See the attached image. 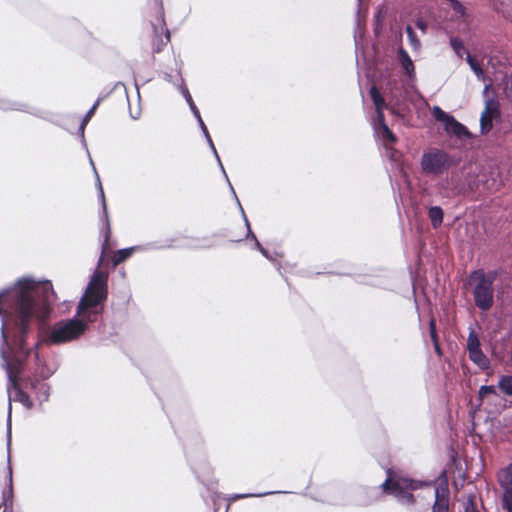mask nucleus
Listing matches in <instances>:
<instances>
[{
	"mask_svg": "<svg viewBox=\"0 0 512 512\" xmlns=\"http://www.w3.org/2000/svg\"><path fill=\"white\" fill-rule=\"evenodd\" d=\"M54 293L49 281L39 282L32 277H20L12 286L0 290L1 367L7 375L8 415L7 450L11 447V401L20 402L31 409L33 401L20 384V375L34 364L33 376L23 379V387L29 389L40 404L48 401L50 385L40 381L50 378L58 364H48L35 350L38 343L29 346L26 342L33 325L49 317Z\"/></svg>",
	"mask_w": 512,
	"mask_h": 512,
	"instance_id": "1",
	"label": "nucleus"
},
{
	"mask_svg": "<svg viewBox=\"0 0 512 512\" xmlns=\"http://www.w3.org/2000/svg\"><path fill=\"white\" fill-rule=\"evenodd\" d=\"M31 277L33 278V276ZM34 279L38 281L35 277ZM45 281L46 280H39V282ZM48 281L51 282L50 280ZM107 281L108 277L105 272L95 270L78 302L75 315L69 319H62L51 326H48L42 331L41 341L37 340L30 344L28 340L30 336L33 335L35 329L45 324L50 317H47V319L43 321L35 322L31 333L26 339L27 344L32 346L34 343H38L37 346H39L42 342L48 345H62L79 339L88 330L89 325L95 323L102 316L104 311V302L108 296ZM50 284L54 293V299L51 303L50 310V312H52L53 304L57 296L52 283ZM49 316H51V313H49ZM37 348L38 347L35 348L36 351Z\"/></svg>",
	"mask_w": 512,
	"mask_h": 512,
	"instance_id": "2",
	"label": "nucleus"
},
{
	"mask_svg": "<svg viewBox=\"0 0 512 512\" xmlns=\"http://www.w3.org/2000/svg\"><path fill=\"white\" fill-rule=\"evenodd\" d=\"M431 485H434V481L418 480L408 476L391 477L388 472V477L379 488L384 493L394 496L400 504L413 506L416 503V499L412 491L431 487Z\"/></svg>",
	"mask_w": 512,
	"mask_h": 512,
	"instance_id": "3",
	"label": "nucleus"
},
{
	"mask_svg": "<svg viewBox=\"0 0 512 512\" xmlns=\"http://www.w3.org/2000/svg\"><path fill=\"white\" fill-rule=\"evenodd\" d=\"M458 160L447 151L439 148H430L423 152L420 167L424 174L440 176L458 165Z\"/></svg>",
	"mask_w": 512,
	"mask_h": 512,
	"instance_id": "4",
	"label": "nucleus"
},
{
	"mask_svg": "<svg viewBox=\"0 0 512 512\" xmlns=\"http://www.w3.org/2000/svg\"><path fill=\"white\" fill-rule=\"evenodd\" d=\"M470 279L477 281L473 290L475 305L483 311H488L493 305L495 276L486 275L482 269H478L471 272Z\"/></svg>",
	"mask_w": 512,
	"mask_h": 512,
	"instance_id": "5",
	"label": "nucleus"
},
{
	"mask_svg": "<svg viewBox=\"0 0 512 512\" xmlns=\"http://www.w3.org/2000/svg\"><path fill=\"white\" fill-rule=\"evenodd\" d=\"M433 481L434 502L432 505V512H449L450 490L446 471L442 470L438 477Z\"/></svg>",
	"mask_w": 512,
	"mask_h": 512,
	"instance_id": "6",
	"label": "nucleus"
},
{
	"mask_svg": "<svg viewBox=\"0 0 512 512\" xmlns=\"http://www.w3.org/2000/svg\"><path fill=\"white\" fill-rule=\"evenodd\" d=\"M432 114L437 121L443 124L444 130L448 134H452L459 139L471 137L470 131L464 124L460 123L453 115L444 111L439 106L433 107Z\"/></svg>",
	"mask_w": 512,
	"mask_h": 512,
	"instance_id": "7",
	"label": "nucleus"
},
{
	"mask_svg": "<svg viewBox=\"0 0 512 512\" xmlns=\"http://www.w3.org/2000/svg\"><path fill=\"white\" fill-rule=\"evenodd\" d=\"M179 77H180V84L178 85V90L179 92L181 93V95L185 98V101L187 102L192 114L194 115V117L196 118V123L199 124V127L214 155V157L216 158L217 160V163H220V157L218 155V152L215 148V145L213 143V140L209 134V131L200 115V112H199V109L197 108L196 104L194 103L193 101V98L186 86V84L184 83V79L182 78L181 74L178 73Z\"/></svg>",
	"mask_w": 512,
	"mask_h": 512,
	"instance_id": "8",
	"label": "nucleus"
},
{
	"mask_svg": "<svg viewBox=\"0 0 512 512\" xmlns=\"http://www.w3.org/2000/svg\"><path fill=\"white\" fill-rule=\"evenodd\" d=\"M387 109L397 117L403 118L409 109L408 92L397 83L390 86Z\"/></svg>",
	"mask_w": 512,
	"mask_h": 512,
	"instance_id": "9",
	"label": "nucleus"
},
{
	"mask_svg": "<svg viewBox=\"0 0 512 512\" xmlns=\"http://www.w3.org/2000/svg\"><path fill=\"white\" fill-rule=\"evenodd\" d=\"M467 350L469 352V359L480 369L485 370L489 368V359L481 350L479 337L473 328L470 329L468 334Z\"/></svg>",
	"mask_w": 512,
	"mask_h": 512,
	"instance_id": "10",
	"label": "nucleus"
},
{
	"mask_svg": "<svg viewBox=\"0 0 512 512\" xmlns=\"http://www.w3.org/2000/svg\"><path fill=\"white\" fill-rule=\"evenodd\" d=\"M170 247H172L171 244L160 245L156 242H150V243H147L144 245H136V246H132V247L123 248V249L118 250L117 253L113 256L112 262H113V265L116 266V265L120 264L121 262L127 260L129 257H131V255L135 251H141V252L153 251V250H160V249H165V248H170Z\"/></svg>",
	"mask_w": 512,
	"mask_h": 512,
	"instance_id": "11",
	"label": "nucleus"
},
{
	"mask_svg": "<svg viewBox=\"0 0 512 512\" xmlns=\"http://www.w3.org/2000/svg\"><path fill=\"white\" fill-rule=\"evenodd\" d=\"M98 199L101 204V211L99 214L100 221L102 222V232H103V243H102V254L104 253L105 249H107L111 237V225L107 210V204L105 199L104 190L98 191Z\"/></svg>",
	"mask_w": 512,
	"mask_h": 512,
	"instance_id": "12",
	"label": "nucleus"
},
{
	"mask_svg": "<svg viewBox=\"0 0 512 512\" xmlns=\"http://www.w3.org/2000/svg\"><path fill=\"white\" fill-rule=\"evenodd\" d=\"M11 450V447L9 448ZM7 463H8V476H7V484L6 487L2 491V502L4 509L3 512H13V500H14V492H13V471L11 467V456L10 451L7 450Z\"/></svg>",
	"mask_w": 512,
	"mask_h": 512,
	"instance_id": "13",
	"label": "nucleus"
},
{
	"mask_svg": "<svg viewBox=\"0 0 512 512\" xmlns=\"http://www.w3.org/2000/svg\"><path fill=\"white\" fill-rule=\"evenodd\" d=\"M0 110L19 111L31 114L36 117H42L40 109L32 107L24 102L12 100L5 97H0Z\"/></svg>",
	"mask_w": 512,
	"mask_h": 512,
	"instance_id": "14",
	"label": "nucleus"
},
{
	"mask_svg": "<svg viewBox=\"0 0 512 512\" xmlns=\"http://www.w3.org/2000/svg\"><path fill=\"white\" fill-rule=\"evenodd\" d=\"M397 59L408 79L415 80L416 74L414 63L408 52L402 46L397 49Z\"/></svg>",
	"mask_w": 512,
	"mask_h": 512,
	"instance_id": "15",
	"label": "nucleus"
},
{
	"mask_svg": "<svg viewBox=\"0 0 512 512\" xmlns=\"http://www.w3.org/2000/svg\"><path fill=\"white\" fill-rule=\"evenodd\" d=\"M499 482L504 494H512V462L503 469Z\"/></svg>",
	"mask_w": 512,
	"mask_h": 512,
	"instance_id": "16",
	"label": "nucleus"
},
{
	"mask_svg": "<svg viewBox=\"0 0 512 512\" xmlns=\"http://www.w3.org/2000/svg\"><path fill=\"white\" fill-rule=\"evenodd\" d=\"M428 217L434 229L439 228L443 223L444 212L440 206H431L428 209Z\"/></svg>",
	"mask_w": 512,
	"mask_h": 512,
	"instance_id": "17",
	"label": "nucleus"
},
{
	"mask_svg": "<svg viewBox=\"0 0 512 512\" xmlns=\"http://www.w3.org/2000/svg\"><path fill=\"white\" fill-rule=\"evenodd\" d=\"M369 94L376 110L387 109V102L375 85L371 86Z\"/></svg>",
	"mask_w": 512,
	"mask_h": 512,
	"instance_id": "18",
	"label": "nucleus"
},
{
	"mask_svg": "<svg viewBox=\"0 0 512 512\" xmlns=\"http://www.w3.org/2000/svg\"><path fill=\"white\" fill-rule=\"evenodd\" d=\"M375 132L380 135L386 143L393 144L397 141L396 135L386 123H383L381 128L375 126Z\"/></svg>",
	"mask_w": 512,
	"mask_h": 512,
	"instance_id": "19",
	"label": "nucleus"
},
{
	"mask_svg": "<svg viewBox=\"0 0 512 512\" xmlns=\"http://www.w3.org/2000/svg\"><path fill=\"white\" fill-rule=\"evenodd\" d=\"M283 493L282 491H266V492H260V493H239V494H232L227 499L229 501H236L240 499H246V498H253V497H264L267 495H273Z\"/></svg>",
	"mask_w": 512,
	"mask_h": 512,
	"instance_id": "20",
	"label": "nucleus"
},
{
	"mask_svg": "<svg viewBox=\"0 0 512 512\" xmlns=\"http://www.w3.org/2000/svg\"><path fill=\"white\" fill-rule=\"evenodd\" d=\"M494 117L495 116L491 114L487 115V112H482L480 117V133L482 135H487L491 131L493 127L492 119Z\"/></svg>",
	"mask_w": 512,
	"mask_h": 512,
	"instance_id": "21",
	"label": "nucleus"
},
{
	"mask_svg": "<svg viewBox=\"0 0 512 512\" xmlns=\"http://www.w3.org/2000/svg\"><path fill=\"white\" fill-rule=\"evenodd\" d=\"M218 165H219V167H220V169H221V172L223 173V175H224V177H225V180H226V182H227V184H228V186H229V189H230V191H231V194H232L233 198L235 199V201H236V203H237V206H238V208H239V210H240V213H241V215H242V217H243V220H244V221L248 220V219H247V216H246V214H245V211H244V209H243V207H242V205H241V203H240V201H239V199H238V197H237V194H236V192H235V190H234V188H233V186H232V184H231V182H230V180H229V178H228V175H227V173H226V171H225V168H224V166H223L222 162L220 161V163H218Z\"/></svg>",
	"mask_w": 512,
	"mask_h": 512,
	"instance_id": "22",
	"label": "nucleus"
},
{
	"mask_svg": "<svg viewBox=\"0 0 512 512\" xmlns=\"http://www.w3.org/2000/svg\"><path fill=\"white\" fill-rule=\"evenodd\" d=\"M218 165H219V167H220V169H221V172L223 173V175H224V177H225V180H226V182H227V184H228V186H229V189H230V191H231V194H232L233 198L235 199V201H236V203H237V206H238V208H239V210H240V213H241V215H242V217H243V220H244V221L248 220V219H247V216H246V214H245V211H244V209H243V207H242V205H241V203H240V201H239V199H238V197H237V194H236V192H235V190H234V188H233V186H232V184H231V182H230V180H229V178H228V175H227V173H226V171H225V168H224V166H223L222 162L220 161V163H218Z\"/></svg>",
	"mask_w": 512,
	"mask_h": 512,
	"instance_id": "23",
	"label": "nucleus"
},
{
	"mask_svg": "<svg viewBox=\"0 0 512 512\" xmlns=\"http://www.w3.org/2000/svg\"><path fill=\"white\" fill-rule=\"evenodd\" d=\"M218 165H219V167H220V169H221V172L223 173V175H224V177H225V180H226V182H227V184H228V186H229V189H230V191H231V194H232L233 198L235 199V201H236V203H237V206H238V208H239V210H240V213H241V215H242V217H243V220H244V221L248 220V219H247V216H246V214H245V211H244V209H243V207H242V205H241V203H240V201H239V199H238V197H237V194H236V192H235V190H234V188H233V186H232V184H231V182H230V180H229V178H228V175H227V173H226V171H225V168H224V166H223L222 162L220 161V163H218Z\"/></svg>",
	"mask_w": 512,
	"mask_h": 512,
	"instance_id": "24",
	"label": "nucleus"
},
{
	"mask_svg": "<svg viewBox=\"0 0 512 512\" xmlns=\"http://www.w3.org/2000/svg\"><path fill=\"white\" fill-rule=\"evenodd\" d=\"M462 498L463 512H478L475 494L469 493Z\"/></svg>",
	"mask_w": 512,
	"mask_h": 512,
	"instance_id": "25",
	"label": "nucleus"
},
{
	"mask_svg": "<svg viewBox=\"0 0 512 512\" xmlns=\"http://www.w3.org/2000/svg\"><path fill=\"white\" fill-rule=\"evenodd\" d=\"M501 86L504 97L512 103V72L502 78Z\"/></svg>",
	"mask_w": 512,
	"mask_h": 512,
	"instance_id": "26",
	"label": "nucleus"
},
{
	"mask_svg": "<svg viewBox=\"0 0 512 512\" xmlns=\"http://www.w3.org/2000/svg\"><path fill=\"white\" fill-rule=\"evenodd\" d=\"M405 32L407 34L408 42H409L412 50L419 51L421 48V42H420L419 38L417 37L412 26L407 25L405 28Z\"/></svg>",
	"mask_w": 512,
	"mask_h": 512,
	"instance_id": "27",
	"label": "nucleus"
},
{
	"mask_svg": "<svg viewBox=\"0 0 512 512\" xmlns=\"http://www.w3.org/2000/svg\"><path fill=\"white\" fill-rule=\"evenodd\" d=\"M483 112H487V115L491 114L495 117H500V106L498 100H496L494 97L487 98L485 100V109Z\"/></svg>",
	"mask_w": 512,
	"mask_h": 512,
	"instance_id": "28",
	"label": "nucleus"
},
{
	"mask_svg": "<svg viewBox=\"0 0 512 512\" xmlns=\"http://www.w3.org/2000/svg\"><path fill=\"white\" fill-rule=\"evenodd\" d=\"M429 333H430V337H431V340H432L433 345H434L435 352L439 356H441L442 355V350H441V347H440V344H439V340H438V336H437V331H436V323H435L434 319H431L430 322H429Z\"/></svg>",
	"mask_w": 512,
	"mask_h": 512,
	"instance_id": "29",
	"label": "nucleus"
},
{
	"mask_svg": "<svg viewBox=\"0 0 512 512\" xmlns=\"http://www.w3.org/2000/svg\"><path fill=\"white\" fill-rule=\"evenodd\" d=\"M498 388L507 396H512V380L511 376L503 375L498 382Z\"/></svg>",
	"mask_w": 512,
	"mask_h": 512,
	"instance_id": "30",
	"label": "nucleus"
},
{
	"mask_svg": "<svg viewBox=\"0 0 512 512\" xmlns=\"http://www.w3.org/2000/svg\"><path fill=\"white\" fill-rule=\"evenodd\" d=\"M449 43L455 54L461 58L464 50L463 41L459 37H451Z\"/></svg>",
	"mask_w": 512,
	"mask_h": 512,
	"instance_id": "31",
	"label": "nucleus"
},
{
	"mask_svg": "<svg viewBox=\"0 0 512 512\" xmlns=\"http://www.w3.org/2000/svg\"><path fill=\"white\" fill-rule=\"evenodd\" d=\"M488 395H495V396L498 395L497 394L496 386H494V385H482L479 388L478 397H479V399L481 401L484 399V397H486Z\"/></svg>",
	"mask_w": 512,
	"mask_h": 512,
	"instance_id": "32",
	"label": "nucleus"
},
{
	"mask_svg": "<svg viewBox=\"0 0 512 512\" xmlns=\"http://www.w3.org/2000/svg\"><path fill=\"white\" fill-rule=\"evenodd\" d=\"M245 223V226H246V229H247V233H246V239H251V240H254V247L255 249H257L259 252H260V249L261 248H264L261 243L258 241L257 237L255 236V234L253 233V231L251 230V227H250V224H249V221L246 220L244 221Z\"/></svg>",
	"mask_w": 512,
	"mask_h": 512,
	"instance_id": "33",
	"label": "nucleus"
},
{
	"mask_svg": "<svg viewBox=\"0 0 512 512\" xmlns=\"http://www.w3.org/2000/svg\"><path fill=\"white\" fill-rule=\"evenodd\" d=\"M260 253L266 258L268 259L269 261H271L275 267L280 271V265L279 263L277 262L276 258L279 256V253L274 251L273 253L269 252L267 249L265 248H261L260 249Z\"/></svg>",
	"mask_w": 512,
	"mask_h": 512,
	"instance_id": "34",
	"label": "nucleus"
},
{
	"mask_svg": "<svg viewBox=\"0 0 512 512\" xmlns=\"http://www.w3.org/2000/svg\"><path fill=\"white\" fill-rule=\"evenodd\" d=\"M466 62L468 63V65L470 66L471 70L477 74L478 72H481V65L480 63L478 62V60L472 56L470 53H467V56H466Z\"/></svg>",
	"mask_w": 512,
	"mask_h": 512,
	"instance_id": "35",
	"label": "nucleus"
},
{
	"mask_svg": "<svg viewBox=\"0 0 512 512\" xmlns=\"http://www.w3.org/2000/svg\"><path fill=\"white\" fill-rule=\"evenodd\" d=\"M100 104V98H98L95 103L92 105V107L86 112L85 116L83 117L82 119V123L86 124L89 122V120L91 119V117L93 116V114L95 113V110L97 109V107L99 106Z\"/></svg>",
	"mask_w": 512,
	"mask_h": 512,
	"instance_id": "36",
	"label": "nucleus"
},
{
	"mask_svg": "<svg viewBox=\"0 0 512 512\" xmlns=\"http://www.w3.org/2000/svg\"><path fill=\"white\" fill-rule=\"evenodd\" d=\"M85 127H86V124L81 122L80 125H79L77 133H78L79 137L81 138L82 147L86 150V152H87V154L89 156L90 153H89L88 146H87V143H86V140H85Z\"/></svg>",
	"mask_w": 512,
	"mask_h": 512,
	"instance_id": "37",
	"label": "nucleus"
},
{
	"mask_svg": "<svg viewBox=\"0 0 512 512\" xmlns=\"http://www.w3.org/2000/svg\"><path fill=\"white\" fill-rule=\"evenodd\" d=\"M383 110L384 109L376 110V119L373 123L374 128H375V126H377L378 128H381L383 126V123H386Z\"/></svg>",
	"mask_w": 512,
	"mask_h": 512,
	"instance_id": "38",
	"label": "nucleus"
},
{
	"mask_svg": "<svg viewBox=\"0 0 512 512\" xmlns=\"http://www.w3.org/2000/svg\"><path fill=\"white\" fill-rule=\"evenodd\" d=\"M503 506L508 512H512V494H503Z\"/></svg>",
	"mask_w": 512,
	"mask_h": 512,
	"instance_id": "39",
	"label": "nucleus"
},
{
	"mask_svg": "<svg viewBox=\"0 0 512 512\" xmlns=\"http://www.w3.org/2000/svg\"><path fill=\"white\" fill-rule=\"evenodd\" d=\"M89 161H90V164L93 168V171H94V174H95V177H96V187H97V191H101L103 190V187H102V183H101V180H100V177H99V174L95 168V165H94V162L91 158V156L89 155Z\"/></svg>",
	"mask_w": 512,
	"mask_h": 512,
	"instance_id": "40",
	"label": "nucleus"
},
{
	"mask_svg": "<svg viewBox=\"0 0 512 512\" xmlns=\"http://www.w3.org/2000/svg\"><path fill=\"white\" fill-rule=\"evenodd\" d=\"M415 26L423 33H425L428 28V24L423 18H417L415 21Z\"/></svg>",
	"mask_w": 512,
	"mask_h": 512,
	"instance_id": "41",
	"label": "nucleus"
},
{
	"mask_svg": "<svg viewBox=\"0 0 512 512\" xmlns=\"http://www.w3.org/2000/svg\"><path fill=\"white\" fill-rule=\"evenodd\" d=\"M195 248L210 249L214 247V244L208 239L204 238L201 244L194 246Z\"/></svg>",
	"mask_w": 512,
	"mask_h": 512,
	"instance_id": "42",
	"label": "nucleus"
},
{
	"mask_svg": "<svg viewBox=\"0 0 512 512\" xmlns=\"http://www.w3.org/2000/svg\"><path fill=\"white\" fill-rule=\"evenodd\" d=\"M158 20L161 25V29H163V27L165 26V20H164V11H163L162 3H160V7H159Z\"/></svg>",
	"mask_w": 512,
	"mask_h": 512,
	"instance_id": "43",
	"label": "nucleus"
},
{
	"mask_svg": "<svg viewBox=\"0 0 512 512\" xmlns=\"http://www.w3.org/2000/svg\"><path fill=\"white\" fill-rule=\"evenodd\" d=\"M477 79L480 80V81H483L485 82L486 81V75L483 71V69H481V72H478L477 74H475Z\"/></svg>",
	"mask_w": 512,
	"mask_h": 512,
	"instance_id": "44",
	"label": "nucleus"
},
{
	"mask_svg": "<svg viewBox=\"0 0 512 512\" xmlns=\"http://www.w3.org/2000/svg\"><path fill=\"white\" fill-rule=\"evenodd\" d=\"M491 88H492L491 83H489V84H486V85H485V87H484V89H483V96H484V97H486V96H487L488 91H489Z\"/></svg>",
	"mask_w": 512,
	"mask_h": 512,
	"instance_id": "45",
	"label": "nucleus"
},
{
	"mask_svg": "<svg viewBox=\"0 0 512 512\" xmlns=\"http://www.w3.org/2000/svg\"><path fill=\"white\" fill-rule=\"evenodd\" d=\"M169 41H170V32L168 29H166L164 44H167Z\"/></svg>",
	"mask_w": 512,
	"mask_h": 512,
	"instance_id": "46",
	"label": "nucleus"
},
{
	"mask_svg": "<svg viewBox=\"0 0 512 512\" xmlns=\"http://www.w3.org/2000/svg\"><path fill=\"white\" fill-rule=\"evenodd\" d=\"M164 79L167 80L168 82H172V75L171 74H168V73H165L164 75Z\"/></svg>",
	"mask_w": 512,
	"mask_h": 512,
	"instance_id": "47",
	"label": "nucleus"
},
{
	"mask_svg": "<svg viewBox=\"0 0 512 512\" xmlns=\"http://www.w3.org/2000/svg\"><path fill=\"white\" fill-rule=\"evenodd\" d=\"M139 115H140V112H137V113H136V115H132V114H131V117H132L133 119H138V118H139Z\"/></svg>",
	"mask_w": 512,
	"mask_h": 512,
	"instance_id": "48",
	"label": "nucleus"
},
{
	"mask_svg": "<svg viewBox=\"0 0 512 512\" xmlns=\"http://www.w3.org/2000/svg\"><path fill=\"white\" fill-rule=\"evenodd\" d=\"M153 29H154L155 34H157L158 33V27L156 25H153Z\"/></svg>",
	"mask_w": 512,
	"mask_h": 512,
	"instance_id": "49",
	"label": "nucleus"
},
{
	"mask_svg": "<svg viewBox=\"0 0 512 512\" xmlns=\"http://www.w3.org/2000/svg\"><path fill=\"white\" fill-rule=\"evenodd\" d=\"M369 504H370V502H364V503H361V505H364V506H367V505H369Z\"/></svg>",
	"mask_w": 512,
	"mask_h": 512,
	"instance_id": "50",
	"label": "nucleus"
},
{
	"mask_svg": "<svg viewBox=\"0 0 512 512\" xmlns=\"http://www.w3.org/2000/svg\"><path fill=\"white\" fill-rule=\"evenodd\" d=\"M3 505L0 503V508L2 507Z\"/></svg>",
	"mask_w": 512,
	"mask_h": 512,
	"instance_id": "51",
	"label": "nucleus"
}]
</instances>
